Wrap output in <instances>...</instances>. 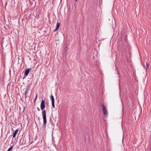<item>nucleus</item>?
<instances>
[{
  "mask_svg": "<svg viewBox=\"0 0 151 151\" xmlns=\"http://www.w3.org/2000/svg\"><path fill=\"white\" fill-rule=\"evenodd\" d=\"M28 93H29V91H25V98H27V95L28 94Z\"/></svg>",
  "mask_w": 151,
  "mask_h": 151,
  "instance_id": "nucleus-7",
  "label": "nucleus"
},
{
  "mask_svg": "<svg viewBox=\"0 0 151 151\" xmlns=\"http://www.w3.org/2000/svg\"><path fill=\"white\" fill-rule=\"evenodd\" d=\"M67 49H68L67 48H66V47H65V50L67 51Z\"/></svg>",
  "mask_w": 151,
  "mask_h": 151,
  "instance_id": "nucleus-13",
  "label": "nucleus"
},
{
  "mask_svg": "<svg viewBox=\"0 0 151 151\" xmlns=\"http://www.w3.org/2000/svg\"><path fill=\"white\" fill-rule=\"evenodd\" d=\"M150 151H151V147L150 148Z\"/></svg>",
  "mask_w": 151,
  "mask_h": 151,
  "instance_id": "nucleus-15",
  "label": "nucleus"
},
{
  "mask_svg": "<svg viewBox=\"0 0 151 151\" xmlns=\"http://www.w3.org/2000/svg\"><path fill=\"white\" fill-rule=\"evenodd\" d=\"M50 99L52 101V107L53 108H55V99L54 98L53 96H52V95H51L50 96Z\"/></svg>",
  "mask_w": 151,
  "mask_h": 151,
  "instance_id": "nucleus-3",
  "label": "nucleus"
},
{
  "mask_svg": "<svg viewBox=\"0 0 151 151\" xmlns=\"http://www.w3.org/2000/svg\"><path fill=\"white\" fill-rule=\"evenodd\" d=\"M122 139L123 140V138H122Z\"/></svg>",
  "mask_w": 151,
  "mask_h": 151,
  "instance_id": "nucleus-17",
  "label": "nucleus"
},
{
  "mask_svg": "<svg viewBox=\"0 0 151 151\" xmlns=\"http://www.w3.org/2000/svg\"><path fill=\"white\" fill-rule=\"evenodd\" d=\"M37 109H38V111H40V109L39 108L37 107Z\"/></svg>",
  "mask_w": 151,
  "mask_h": 151,
  "instance_id": "nucleus-12",
  "label": "nucleus"
},
{
  "mask_svg": "<svg viewBox=\"0 0 151 151\" xmlns=\"http://www.w3.org/2000/svg\"><path fill=\"white\" fill-rule=\"evenodd\" d=\"M27 88L26 89V91H29V90H30V87L28 86H27Z\"/></svg>",
  "mask_w": 151,
  "mask_h": 151,
  "instance_id": "nucleus-9",
  "label": "nucleus"
},
{
  "mask_svg": "<svg viewBox=\"0 0 151 151\" xmlns=\"http://www.w3.org/2000/svg\"><path fill=\"white\" fill-rule=\"evenodd\" d=\"M13 146H12L10 147L7 150L8 151H11V150L13 148Z\"/></svg>",
  "mask_w": 151,
  "mask_h": 151,
  "instance_id": "nucleus-8",
  "label": "nucleus"
},
{
  "mask_svg": "<svg viewBox=\"0 0 151 151\" xmlns=\"http://www.w3.org/2000/svg\"><path fill=\"white\" fill-rule=\"evenodd\" d=\"M31 69V68H28V69H26L25 71V72H24V75H25L26 76H27L28 75V73H29V72L30 70Z\"/></svg>",
  "mask_w": 151,
  "mask_h": 151,
  "instance_id": "nucleus-5",
  "label": "nucleus"
},
{
  "mask_svg": "<svg viewBox=\"0 0 151 151\" xmlns=\"http://www.w3.org/2000/svg\"><path fill=\"white\" fill-rule=\"evenodd\" d=\"M127 50H126V51H125V52H127Z\"/></svg>",
  "mask_w": 151,
  "mask_h": 151,
  "instance_id": "nucleus-14",
  "label": "nucleus"
},
{
  "mask_svg": "<svg viewBox=\"0 0 151 151\" xmlns=\"http://www.w3.org/2000/svg\"><path fill=\"white\" fill-rule=\"evenodd\" d=\"M60 25V23L58 22L57 23L55 28L53 32H55L57 31L59 28Z\"/></svg>",
  "mask_w": 151,
  "mask_h": 151,
  "instance_id": "nucleus-4",
  "label": "nucleus"
},
{
  "mask_svg": "<svg viewBox=\"0 0 151 151\" xmlns=\"http://www.w3.org/2000/svg\"><path fill=\"white\" fill-rule=\"evenodd\" d=\"M45 107V100L42 99L41 101L40 104V109L42 110V114L43 120V127H46V123L47 122L46 112L45 110H44Z\"/></svg>",
  "mask_w": 151,
  "mask_h": 151,
  "instance_id": "nucleus-1",
  "label": "nucleus"
},
{
  "mask_svg": "<svg viewBox=\"0 0 151 151\" xmlns=\"http://www.w3.org/2000/svg\"><path fill=\"white\" fill-rule=\"evenodd\" d=\"M18 131V129H17L15 130L13 134V137L14 138L16 137V135Z\"/></svg>",
  "mask_w": 151,
  "mask_h": 151,
  "instance_id": "nucleus-6",
  "label": "nucleus"
},
{
  "mask_svg": "<svg viewBox=\"0 0 151 151\" xmlns=\"http://www.w3.org/2000/svg\"><path fill=\"white\" fill-rule=\"evenodd\" d=\"M37 94H36V96H35V100H34V102H35V101H36L37 98Z\"/></svg>",
  "mask_w": 151,
  "mask_h": 151,
  "instance_id": "nucleus-10",
  "label": "nucleus"
},
{
  "mask_svg": "<svg viewBox=\"0 0 151 151\" xmlns=\"http://www.w3.org/2000/svg\"><path fill=\"white\" fill-rule=\"evenodd\" d=\"M75 0V1L76 2L77 1V0Z\"/></svg>",
  "mask_w": 151,
  "mask_h": 151,
  "instance_id": "nucleus-16",
  "label": "nucleus"
},
{
  "mask_svg": "<svg viewBox=\"0 0 151 151\" xmlns=\"http://www.w3.org/2000/svg\"><path fill=\"white\" fill-rule=\"evenodd\" d=\"M102 107V109L104 116L106 117L107 115V111L105 106L103 104H100Z\"/></svg>",
  "mask_w": 151,
  "mask_h": 151,
  "instance_id": "nucleus-2",
  "label": "nucleus"
},
{
  "mask_svg": "<svg viewBox=\"0 0 151 151\" xmlns=\"http://www.w3.org/2000/svg\"><path fill=\"white\" fill-rule=\"evenodd\" d=\"M146 64L147 66V68H148L149 66V64H147V63H146Z\"/></svg>",
  "mask_w": 151,
  "mask_h": 151,
  "instance_id": "nucleus-11",
  "label": "nucleus"
}]
</instances>
